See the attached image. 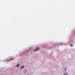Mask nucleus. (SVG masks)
<instances>
[{"instance_id":"nucleus-1","label":"nucleus","mask_w":75,"mask_h":75,"mask_svg":"<svg viewBox=\"0 0 75 75\" xmlns=\"http://www.w3.org/2000/svg\"><path fill=\"white\" fill-rule=\"evenodd\" d=\"M37 50H39V48L37 47L36 49L34 50V51H37Z\"/></svg>"},{"instance_id":"nucleus-2","label":"nucleus","mask_w":75,"mask_h":75,"mask_svg":"<svg viewBox=\"0 0 75 75\" xmlns=\"http://www.w3.org/2000/svg\"><path fill=\"white\" fill-rule=\"evenodd\" d=\"M24 68V66H22V67H21V69H22V68Z\"/></svg>"},{"instance_id":"nucleus-3","label":"nucleus","mask_w":75,"mask_h":75,"mask_svg":"<svg viewBox=\"0 0 75 75\" xmlns=\"http://www.w3.org/2000/svg\"><path fill=\"white\" fill-rule=\"evenodd\" d=\"M20 65V64H18L17 65L16 67H19V66Z\"/></svg>"},{"instance_id":"nucleus-4","label":"nucleus","mask_w":75,"mask_h":75,"mask_svg":"<svg viewBox=\"0 0 75 75\" xmlns=\"http://www.w3.org/2000/svg\"><path fill=\"white\" fill-rule=\"evenodd\" d=\"M71 47H72V44L71 45Z\"/></svg>"}]
</instances>
